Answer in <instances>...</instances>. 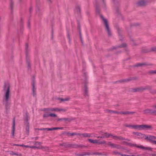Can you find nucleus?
<instances>
[{
  "mask_svg": "<svg viewBox=\"0 0 156 156\" xmlns=\"http://www.w3.org/2000/svg\"><path fill=\"white\" fill-rule=\"evenodd\" d=\"M3 90L5 91L3 100V102H5V105L6 113H8L10 107V103L9 102V98L10 86L9 84L5 83L4 86Z\"/></svg>",
  "mask_w": 156,
  "mask_h": 156,
  "instance_id": "f257e3e1",
  "label": "nucleus"
},
{
  "mask_svg": "<svg viewBox=\"0 0 156 156\" xmlns=\"http://www.w3.org/2000/svg\"><path fill=\"white\" fill-rule=\"evenodd\" d=\"M152 88L151 86L147 85L144 87H140L135 88H132L130 89V91L133 92H140L145 90H150Z\"/></svg>",
  "mask_w": 156,
  "mask_h": 156,
  "instance_id": "f03ea898",
  "label": "nucleus"
},
{
  "mask_svg": "<svg viewBox=\"0 0 156 156\" xmlns=\"http://www.w3.org/2000/svg\"><path fill=\"white\" fill-rule=\"evenodd\" d=\"M101 17L104 22V24L107 31L108 36H111L112 35V32L109 27L108 23L107 20L105 19L102 15H101Z\"/></svg>",
  "mask_w": 156,
  "mask_h": 156,
  "instance_id": "7ed1b4c3",
  "label": "nucleus"
},
{
  "mask_svg": "<svg viewBox=\"0 0 156 156\" xmlns=\"http://www.w3.org/2000/svg\"><path fill=\"white\" fill-rule=\"evenodd\" d=\"M125 142L126 145H128L130 147H134L141 149H143L146 150H149L150 151H151L152 150V148L151 147H144L141 145L139 146L137 145L136 144H132L131 143H128L126 142Z\"/></svg>",
  "mask_w": 156,
  "mask_h": 156,
  "instance_id": "20e7f679",
  "label": "nucleus"
},
{
  "mask_svg": "<svg viewBox=\"0 0 156 156\" xmlns=\"http://www.w3.org/2000/svg\"><path fill=\"white\" fill-rule=\"evenodd\" d=\"M137 129L139 130H142L144 129H148L152 128L151 126L147 125H137Z\"/></svg>",
  "mask_w": 156,
  "mask_h": 156,
  "instance_id": "39448f33",
  "label": "nucleus"
},
{
  "mask_svg": "<svg viewBox=\"0 0 156 156\" xmlns=\"http://www.w3.org/2000/svg\"><path fill=\"white\" fill-rule=\"evenodd\" d=\"M88 140L90 143H93V144H106V143L105 141H100L99 142V140H93L92 139H88Z\"/></svg>",
  "mask_w": 156,
  "mask_h": 156,
  "instance_id": "423d86ee",
  "label": "nucleus"
},
{
  "mask_svg": "<svg viewBox=\"0 0 156 156\" xmlns=\"http://www.w3.org/2000/svg\"><path fill=\"white\" fill-rule=\"evenodd\" d=\"M137 79H138V77L135 76L133 77H129L125 79L121 80H119V82L120 83L126 82L132 80H136Z\"/></svg>",
  "mask_w": 156,
  "mask_h": 156,
  "instance_id": "0eeeda50",
  "label": "nucleus"
},
{
  "mask_svg": "<svg viewBox=\"0 0 156 156\" xmlns=\"http://www.w3.org/2000/svg\"><path fill=\"white\" fill-rule=\"evenodd\" d=\"M145 139L147 140H149L152 144H154V141H156V140H153V136L151 135H149L148 136H146V137H145Z\"/></svg>",
  "mask_w": 156,
  "mask_h": 156,
  "instance_id": "6e6552de",
  "label": "nucleus"
},
{
  "mask_svg": "<svg viewBox=\"0 0 156 156\" xmlns=\"http://www.w3.org/2000/svg\"><path fill=\"white\" fill-rule=\"evenodd\" d=\"M107 144L109 146H111L112 147L115 148L117 149H119L120 148V145L115 144L113 143H112L111 142H108Z\"/></svg>",
  "mask_w": 156,
  "mask_h": 156,
  "instance_id": "1a4fd4ad",
  "label": "nucleus"
},
{
  "mask_svg": "<svg viewBox=\"0 0 156 156\" xmlns=\"http://www.w3.org/2000/svg\"><path fill=\"white\" fill-rule=\"evenodd\" d=\"M146 3V2L144 0H140L137 3V4L138 6H144Z\"/></svg>",
  "mask_w": 156,
  "mask_h": 156,
  "instance_id": "9d476101",
  "label": "nucleus"
},
{
  "mask_svg": "<svg viewBox=\"0 0 156 156\" xmlns=\"http://www.w3.org/2000/svg\"><path fill=\"white\" fill-rule=\"evenodd\" d=\"M79 136L81 137H91L90 134L86 133H82V134L79 133Z\"/></svg>",
  "mask_w": 156,
  "mask_h": 156,
  "instance_id": "9b49d317",
  "label": "nucleus"
},
{
  "mask_svg": "<svg viewBox=\"0 0 156 156\" xmlns=\"http://www.w3.org/2000/svg\"><path fill=\"white\" fill-rule=\"evenodd\" d=\"M124 126H125L126 127L131 128L132 129H137V125H131L127 124H125Z\"/></svg>",
  "mask_w": 156,
  "mask_h": 156,
  "instance_id": "f8f14e48",
  "label": "nucleus"
},
{
  "mask_svg": "<svg viewBox=\"0 0 156 156\" xmlns=\"http://www.w3.org/2000/svg\"><path fill=\"white\" fill-rule=\"evenodd\" d=\"M151 65V64H147L145 63H138L133 66L134 67H138L145 66Z\"/></svg>",
  "mask_w": 156,
  "mask_h": 156,
  "instance_id": "ddd939ff",
  "label": "nucleus"
},
{
  "mask_svg": "<svg viewBox=\"0 0 156 156\" xmlns=\"http://www.w3.org/2000/svg\"><path fill=\"white\" fill-rule=\"evenodd\" d=\"M153 110L151 109L147 108L143 111L144 114H152Z\"/></svg>",
  "mask_w": 156,
  "mask_h": 156,
  "instance_id": "4468645a",
  "label": "nucleus"
},
{
  "mask_svg": "<svg viewBox=\"0 0 156 156\" xmlns=\"http://www.w3.org/2000/svg\"><path fill=\"white\" fill-rule=\"evenodd\" d=\"M35 82L34 80H33L32 82V91L33 92V94L34 96H35L36 95V94L35 93L36 89L35 88L34 86Z\"/></svg>",
  "mask_w": 156,
  "mask_h": 156,
  "instance_id": "2eb2a0df",
  "label": "nucleus"
},
{
  "mask_svg": "<svg viewBox=\"0 0 156 156\" xmlns=\"http://www.w3.org/2000/svg\"><path fill=\"white\" fill-rule=\"evenodd\" d=\"M59 146H62L64 147L65 148L70 147V144L68 143L65 142L62 143H60L58 144Z\"/></svg>",
  "mask_w": 156,
  "mask_h": 156,
  "instance_id": "dca6fc26",
  "label": "nucleus"
},
{
  "mask_svg": "<svg viewBox=\"0 0 156 156\" xmlns=\"http://www.w3.org/2000/svg\"><path fill=\"white\" fill-rule=\"evenodd\" d=\"M15 117H14L13 120V123L12 125V135L13 136L14 135L15 130Z\"/></svg>",
  "mask_w": 156,
  "mask_h": 156,
  "instance_id": "f3484780",
  "label": "nucleus"
},
{
  "mask_svg": "<svg viewBox=\"0 0 156 156\" xmlns=\"http://www.w3.org/2000/svg\"><path fill=\"white\" fill-rule=\"evenodd\" d=\"M135 113V112L126 111L125 112H120V114H124V115H130V114H133Z\"/></svg>",
  "mask_w": 156,
  "mask_h": 156,
  "instance_id": "a211bd4d",
  "label": "nucleus"
},
{
  "mask_svg": "<svg viewBox=\"0 0 156 156\" xmlns=\"http://www.w3.org/2000/svg\"><path fill=\"white\" fill-rule=\"evenodd\" d=\"M114 139L115 140H126L128 141H130V140L127 139H125L121 136H114Z\"/></svg>",
  "mask_w": 156,
  "mask_h": 156,
  "instance_id": "6ab92c4d",
  "label": "nucleus"
},
{
  "mask_svg": "<svg viewBox=\"0 0 156 156\" xmlns=\"http://www.w3.org/2000/svg\"><path fill=\"white\" fill-rule=\"evenodd\" d=\"M90 154L89 152H84L82 154H76V156H85L87 155H89Z\"/></svg>",
  "mask_w": 156,
  "mask_h": 156,
  "instance_id": "aec40b11",
  "label": "nucleus"
},
{
  "mask_svg": "<svg viewBox=\"0 0 156 156\" xmlns=\"http://www.w3.org/2000/svg\"><path fill=\"white\" fill-rule=\"evenodd\" d=\"M24 120L25 121L26 123H29L28 122V113L26 112L24 117Z\"/></svg>",
  "mask_w": 156,
  "mask_h": 156,
  "instance_id": "412c9836",
  "label": "nucleus"
},
{
  "mask_svg": "<svg viewBox=\"0 0 156 156\" xmlns=\"http://www.w3.org/2000/svg\"><path fill=\"white\" fill-rule=\"evenodd\" d=\"M26 130L27 135H29V123H26Z\"/></svg>",
  "mask_w": 156,
  "mask_h": 156,
  "instance_id": "4be33fe9",
  "label": "nucleus"
},
{
  "mask_svg": "<svg viewBox=\"0 0 156 156\" xmlns=\"http://www.w3.org/2000/svg\"><path fill=\"white\" fill-rule=\"evenodd\" d=\"M78 28L79 29L80 37V41H81V43H82V44H83V40L82 38L81 34V31H80V25H79L78 26Z\"/></svg>",
  "mask_w": 156,
  "mask_h": 156,
  "instance_id": "5701e85b",
  "label": "nucleus"
},
{
  "mask_svg": "<svg viewBox=\"0 0 156 156\" xmlns=\"http://www.w3.org/2000/svg\"><path fill=\"white\" fill-rule=\"evenodd\" d=\"M85 87V92H84V95L87 96L88 95V88L87 86L86 85H85L84 86Z\"/></svg>",
  "mask_w": 156,
  "mask_h": 156,
  "instance_id": "b1692460",
  "label": "nucleus"
},
{
  "mask_svg": "<svg viewBox=\"0 0 156 156\" xmlns=\"http://www.w3.org/2000/svg\"><path fill=\"white\" fill-rule=\"evenodd\" d=\"M74 119L73 118H64V121H68L69 122H70L72 120H73Z\"/></svg>",
  "mask_w": 156,
  "mask_h": 156,
  "instance_id": "393cba45",
  "label": "nucleus"
},
{
  "mask_svg": "<svg viewBox=\"0 0 156 156\" xmlns=\"http://www.w3.org/2000/svg\"><path fill=\"white\" fill-rule=\"evenodd\" d=\"M41 149H44V151H48L49 150V147H48L41 146Z\"/></svg>",
  "mask_w": 156,
  "mask_h": 156,
  "instance_id": "a878e982",
  "label": "nucleus"
},
{
  "mask_svg": "<svg viewBox=\"0 0 156 156\" xmlns=\"http://www.w3.org/2000/svg\"><path fill=\"white\" fill-rule=\"evenodd\" d=\"M70 147H72L73 148H78V144H70Z\"/></svg>",
  "mask_w": 156,
  "mask_h": 156,
  "instance_id": "bb28decb",
  "label": "nucleus"
},
{
  "mask_svg": "<svg viewBox=\"0 0 156 156\" xmlns=\"http://www.w3.org/2000/svg\"><path fill=\"white\" fill-rule=\"evenodd\" d=\"M104 133L105 134H108L107 135H105V137L106 138H108V137H109L110 136H112L113 137V139H114V136H114L113 135H112L111 134H108V133L107 132L105 133Z\"/></svg>",
  "mask_w": 156,
  "mask_h": 156,
  "instance_id": "cd10ccee",
  "label": "nucleus"
},
{
  "mask_svg": "<svg viewBox=\"0 0 156 156\" xmlns=\"http://www.w3.org/2000/svg\"><path fill=\"white\" fill-rule=\"evenodd\" d=\"M96 12L97 14H99L100 13V9L98 6H96Z\"/></svg>",
  "mask_w": 156,
  "mask_h": 156,
  "instance_id": "c85d7f7f",
  "label": "nucleus"
},
{
  "mask_svg": "<svg viewBox=\"0 0 156 156\" xmlns=\"http://www.w3.org/2000/svg\"><path fill=\"white\" fill-rule=\"evenodd\" d=\"M150 74H154L156 73V70H151L148 72Z\"/></svg>",
  "mask_w": 156,
  "mask_h": 156,
  "instance_id": "c756f323",
  "label": "nucleus"
},
{
  "mask_svg": "<svg viewBox=\"0 0 156 156\" xmlns=\"http://www.w3.org/2000/svg\"><path fill=\"white\" fill-rule=\"evenodd\" d=\"M80 6H78L76 7V11L79 12V13H80Z\"/></svg>",
  "mask_w": 156,
  "mask_h": 156,
  "instance_id": "7c9ffc66",
  "label": "nucleus"
},
{
  "mask_svg": "<svg viewBox=\"0 0 156 156\" xmlns=\"http://www.w3.org/2000/svg\"><path fill=\"white\" fill-rule=\"evenodd\" d=\"M10 8L11 9V11L12 12L13 10V2L12 0H11L10 3Z\"/></svg>",
  "mask_w": 156,
  "mask_h": 156,
  "instance_id": "2f4dec72",
  "label": "nucleus"
},
{
  "mask_svg": "<svg viewBox=\"0 0 156 156\" xmlns=\"http://www.w3.org/2000/svg\"><path fill=\"white\" fill-rule=\"evenodd\" d=\"M58 108H49V111H58Z\"/></svg>",
  "mask_w": 156,
  "mask_h": 156,
  "instance_id": "473e14b6",
  "label": "nucleus"
},
{
  "mask_svg": "<svg viewBox=\"0 0 156 156\" xmlns=\"http://www.w3.org/2000/svg\"><path fill=\"white\" fill-rule=\"evenodd\" d=\"M68 134H69V135L71 136H74V135H79V133H67Z\"/></svg>",
  "mask_w": 156,
  "mask_h": 156,
  "instance_id": "72a5a7b5",
  "label": "nucleus"
},
{
  "mask_svg": "<svg viewBox=\"0 0 156 156\" xmlns=\"http://www.w3.org/2000/svg\"><path fill=\"white\" fill-rule=\"evenodd\" d=\"M87 146L83 144H78V148H84L86 147Z\"/></svg>",
  "mask_w": 156,
  "mask_h": 156,
  "instance_id": "f704fd0d",
  "label": "nucleus"
},
{
  "mask_svg": "<svg viewBox=\"0 0 156 156\" xmlns=\"http://www.w3.org/2000/svg\"><path fill=\"white\" fill-rule=\"evenodd\" d=\"M58 99L60 100L61 101H68L69 100V98H66L65 99H64L62 98H58Z\"/></svg>",
  "mask_w": 156,
  "mask_h": 156,
  "instance_id": "c9c22d12",
  "label": "nucleus"
},
{
  "mask_svg": "<svg viewBox=\"0 0 156 156\" xmlns=\"http://www.w3.org/2000/svg\"><path fill=\"white\" fill-rule=\"evenodd\" d=\"M133 133L134 135H136L139 136H140V135H141V133L138 132H133Z\"/></svg>",
  "mask_w": 156,
  "mask_h": 156,
  "instance_id": "e433bc0d",
  "label": "nucleus"
},
{
  "mask_svg": "<svg viewBox=\"0 0 156 156\" xmlns=\"http://www.w3.org/2000/svg\"><path fill=\"white\" fill-rule=\"evenodd\" d=\"M49 115H50V116H51V117H57V115L56 114H52V113L50 114Z\"/></svg>",
  "mask_w": 156,
  "mask_h": 156,
  "instance_id": "4c0bfd02",
  "label": "nucleus"
},
{
  "mask_svg": "<svg viewBox=\"0 0 156 156\" xmlns=\"http://www.w3.org/2000/svg\"><path fill=\"white\" fill-rule=\"evenodd\" d=\"M126 46V44H122L121 45L119 46L117 48H121V47H125Z\"/></svg>",
  "mask_w": 156,
  "mask_h": 156,
  "instance_id": "58836bf2",
  "label": "nucleus"
},
{
  "mask_svg": "<svg viewBox=\"0 0 156 156\" xmlns=\"http://www.w3.org/2000/svg\"><path fill=\"white\" fill-rule=\"evenodd\" d=\"M63 129V127H54L53 128V130H57V129Z\"/></svg>",
  "mask_w": 156,
  "mask_h": 156,
  "instance_id": "ea45409f",
  "label": "nucleus"
},
{
  "mask_svg": "<svg viewBox=\"0 0 156 156\" xmlns=\"http://www.w3.org/2000/svg\"><path fill=\"white\" fill-rule=\"evenodd\" d=\"M67 37L69 39V42H70V38L69 36V31H67Z\"/></svg>",
  "mask_w": 156,
  "mask_h": 156,
  "instance_id": "a19ab883",
  "label": "nucleus"
},
{
  "mask_svg": "<svg viewBox=\"0 0 156 156\" xmlns=\"http://www.w3.org/2000/svg\"><path fill=\"white\" fill-rule=\"evenodd\" d=\"M113 153H114L115 155H116L117 154L119 155V154H120V152H119L116 151H113Z\"/></svg>",
  "mask_w": 156,
  "mask_h": 156,
  "instance_id": "79ce46f5",
  "label": "nucleus"
},
{
  "mask_svg": "<svg viewBox=\"0 0 156 156\" xmlns=\"http://www.w3.org/2000/svg\"><path fill=\"white\" fill-rule=\"evenodd\" d=\"M42 142H38V141H36L35 142L34 144H37V145H41L42 144Z\"/></svg>",
  "mask_w": 156,
  "mask_h": 156,
  "instance_id": "37998d69",
  "label": "nucleus"
},
{
  "mask_svg": "<svg viewBox=\"0 0 156 156\" xmlns=\"http://www.w3.org/2000/svg\"><path fill=\"white\" fill-rule=\"evenodd\" d=\"M140 136L141 137V138H145L147 136L145 134L141 133V135H140Z\"/></svg>",
  "mask_w": 156,
  "mask_h": 156,
  "instance_id": "c03bdc74",
  "label": "nucleus"
},
{
  "mask_svg": "<svg viewBox=\"0 0 156 156\" xmlns=\"http://www.w3.org/2000/svg\"><path fill=\"white\" fill-rule=\"evenodd\" d=\"M57 120L58 121H64V118H58L57 119Z\"/></svg>",
  "mask_w": 156,
  "mask_h": 156,
  "instance_id": "a18cd8bd",
  "label": "nucleus"
},
{
  "mask_svg": "<svg viewBox=\"0 0 156 156\" xmlns=\"http://www.w3.org/2000/svg\"><path fill=\"white\" fill-rule=\"evenodd\" d=\"M66 111V110L65 109L58 108V111H64V112H65Z\"/></svg>",
  "mask_w": 156,
  "mask_h": 156,
  "instance_id": "49530a36",
  "label": "nucleus"
},
{
  "mask_svg": "<svg viewBox=\"0 0 156 156\" xmlns=\"http://www.w3.org/2000/svg\"><path fill=\"white\" fill-rule=\"evenodd\" d=\"M103 5H104V9L106 8V3L105 0H102Z\"/></svg>",
  "mask_w": 156,
  "mask_h": 156,
  "instance_id": "de8ad7c7",
  "label": "nucleus"
},
{
  "mask_svg": "<svg viewBox=\"0 0 156 156\" xmlns=\"http://www.w3.org/2000/svg\"><path fill=\"white\" fill-rule=\"evenodd\" d=\"M44 129L48 131H51L53 130V128H44Z\"/></svg>",
  "mask_w": 156,
  "mask_h": 156,
  "instance_id": "09e8293b",
  "label": "nucleus"
},
{
  "mask_svg": "<svg viewBox=\"0 0 156 156\" xmlns=\"http://www.w3.org/2000/svg\"><path fill=\"white\" fill-rule=\"evenodd\" d=\"M27 66L29 68L30 67V63L29 61L28 60H27Z\"/></svg>",
  "mask_w": 156,
  "mask_h": 156,
  "instance_id": "8fccbe9b",
  "label": "nucleus"
},
{
  "mask_svg": "<svg viewBox=\"0 0 156 156\" xmlns=\"http://www.w3.org/2000/svg\"><path fill=\"white\" fill-rule=\"evenodd\" d=\"M31 138L32 140H37L38 139L39 137L38 136H37V137H32Z\"/></svg>",
  "mask_w": 156,
  "mask_h": 156,
  "instance_id": "3c124183",
  "label": "nucleus"
},
{
  "mask_svg": "<svg viewBox=\"0 0 156 156\" xmlns=\"http://www.w3.org/2000/svg\"><path fill=\"white\" fill-rule=\"evenodd\" d=\"M142 52L143 53H147L148 52V51L146 49H142Z\"/></svg>",
  "mask_w": 156,
  "mask_h": 156,
  "instance_id": "603ef678",
  "label": "nucleus"
},
{
  "mask_svg": "<svg viewBox=\"0 0 156 156\" xmlns=\"http://www.w3.org/2000/svg\"><path fill=\"white\" fill-rule=\"evenodd\" d=\"M49 115V114H46V113L44 115L43 117H48L50 116V115Z\"/></svg>",
  "mask_w": 156,
  "mask_h": 156,
  "instance_id": "864d4df0",
  "label": "nucleus"
},
{
  "mask_svg": "<svg viewBox=\"0 0 156 156\" xmlns=\"http://www.w3.org/2000/svg\"><path fill=\"white\" fill-rule=\"evenodd\" d=\"M105 111L108 113H110V112H112V110H109V109H107L105 110Z\"/></svg>",
  "mask_w": 156,
  "mask_h": 156,
  "instance_id": "5fc2aeb1",
  "label": "nucleus"
},
{
  "mask_svg": "<svg viewBox=\"0 0 156 156\" xmlns=\"http://www.w3.org/2000/svg\"><path fill=\"white\" fill-rule=\"evenodd\" d=\"M97 138H104L105 137V135H104V136H99L97 137Z\"/></svg>",
  "mask_w": 156,
  "mask_h": 156,
  "instance_id": "6e6d98bb",
  "label": "nucleus"
},
{
  "mask_svg": "<svg viewBox=\"0 0 156 156\" xmlns=\"http://www.w3.org/2000/svg\"><path fill=\"white\" fill-rule=\"evenodd\" d=\"M13 145L16 146H21V147H23L24 146V145L23 144L20 145V144H14Z\"/></svg>",
  "mask_w": 156,
  "mask_h": 156,
  "instance_id": "4d7b16f0",
  "label": "nucleus"
},
{
  "mask_svg": "<svg viewBox=\"0 0 156 156\" xmlns=\"http://www.w3.org/2000/svg\"><path fill=\"white\" fill-rule=\"evenodd\" d=\"M112 113L115 114H120V112H118L116 111H113Z\"/></svg>",
  "mask_w": 156,
  "mask_h": 156,
  "instance_id": "13d9d810",
  "label": "nucleus"
},
{
  "mask_svg": "<svg viewBox=\"0 0 156 156\" xmlns=\"http://www.w3.org/2000/svg\"><path fill=\"white\" fill-rule=\"evenodd\" d=\"M10 154L11 155H15V153L13 151H11L10 152Z\"/></svg>",
  "mask_w": 156,
  "mask_h": 156,
  "instance_id": "bf43d9fd",
  "label": "nucleus"
},
{
  "mask_svg": "<svg viewBox=\"0 0 156 156\" xmlns=\"http://www.w3.org/2000/svg\"><path fill=\"white\" fill-rule=\"evenodd\" d=\"M151 50L152 51H156V47H154L152 48Z\"/></svg>",
  "mask_w": 156,
  "mask_h": 156,
  "instance_id": "052dcab7",
  "label": "nucleus"
},
{
  "mask_svg": "<svg viewBox=\"0 0 156 156\" xmlns=\"http://www.w3.org/2000/svg\"><path fill=\"white\" fill-rule=\"evenodd\" d=\"M40 0H36V3L37 5H39Z\"/></svg>",
  "mask_w": 156,
  "mask_h": 156,
  "instance_id": "680f3d73",
  "label": "nucleus"
},
{
  "mask_svg": "<svg viewBox=\"0 0 156 156\" xmlns=\"http://www.w3.org/2000/svg\"><path fill=\"white\" fill-rule=\"evenodd\" d=\"M15 155L17 156H22V154H21L15 153Z\"/></svg>",
  "mask_w": 156,
  "mask_h": 156,
  "instance_id": "e2e57ef3",
  "label": "nucleus"
},
{
  "mask_svg": "<svg viewBox=\"0 0 156 156\" xmlns=\"http://www.w3.org/2000/svg\"><path fill=\"white\" fill-rule=\"evenodd\" d=\"M152 114H154L155 115H156V110H153Z\"/></svg>",
  "mask_w": 156,
  "mask_h": 156,
  "instance_id": "0e129e2a",
  "label": "nucleus"
},
{
  "mask_svg": "<svg viewBox=\"0 0 156 156\" xmlns=\"http://www.w3.org/2000/svg\"><path fill=\"white\" fill-rule=\"evenodd\" d=\"M28 48V45L27 43H26V48H25L26 50V51H27Z\"/></svg>",
  "mask_w": 156,
  "mask_h": 156,
  "instance_id": "69168bd1",
  "label": "nucleus"
},
{
  "mask_svg": "<svg viewBox=\"0 0 156 156\" xmlns=\"http://www.w3.org/2000/svg\"><path fill=\"white\" fill-rule=\"evenodd\" d=\"M32 8L31 7H30V9H29V11H30V13L32 11Z\"/></svg>",
  "mask_w": 156,
  "mask_h": 156,
  "instance_id": "338daca9",
  "label": "nucleus"
},
{
  "mask_svg": "<svg viewBox=\"0 0 156 156\" xmlns=\"http://www.w3.org/2000/svg\"><path fill=\"white\" fill-rule=\"evenodd\" d=\"M43 110L44 111H49V108H44Z\"/></svg>",
  "mask_w": 156,
  "mask_h": 156,
  "instance_id": "774afa93",
  "label": "nucleus"
}]
</instances>
